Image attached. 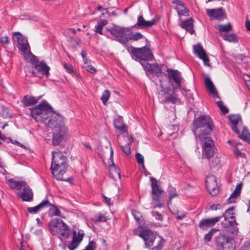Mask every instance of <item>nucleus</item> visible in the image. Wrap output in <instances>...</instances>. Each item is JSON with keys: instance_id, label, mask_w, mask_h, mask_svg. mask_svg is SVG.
I'll list each match as a JSON object with an SVG mask.
<instances>
[{"instance_id": "nucleus-38", "label": "nucleus", "mask_w": 250, "mask_h": 250, "mask_svg": "<svg viewBox=\"0 0 250 250\" xmlns=\"http://www.w3.org/2000/svg\"><path fill=\"white\" fill-rule=\"evenodd\" d=\"M91 220L94 223H98L100 222H104L107 220V218L104 215L99 213L97 215H95L91 218Z\"/></svg>"}, {"instance_id": "nucleus-31", "label": "nucleus", "mask_w": 250, "mask_h": 250, "mask_svg": "<svg viewBox=\"0 0 250 250\" xmlns=\"http://www.w3.org/2000/svg\"><path fill=\"white\" fill-rule=\"evenodd\" d=\"M167 192L169 197V200L167 201V205L171 203V200L173 198L178 196L176 189L171 186H169L167 188Z\"/></svg>"}, {"instance_id": "nucleus-39", "label": "nucleus", "mask_w": 250, "mask_h": 250, "mask_svg": "<svg viewBox=\"0 0 250 250\" xmlns=\"http://www.w3.org/2000/svg\"><path fill=\"white\" fill-rule=\"evenodd\" d=\"M240 138L249 143H250V134L248 129L244 128L242 133L239 136Z\"/></svg>"}, {"instance_id": "nucleus-59", "label": "nucleus", "mask_w": 250, "mask_h": 250, "mask_svg": "<svg viewBox=\"0 0 250 250\" xmlns=\"http://www.w3.org/2000/svg\"><path fill=\"white\" fill-rule=\"evenodd\" d=\"M114 126L115 127L122 131V132H125L126 131V130H125V126L124 125H118L115 124H114Z\"/></svg>"}, {"instance_id": "nucleus-37", "label": "nucleus", "mask_w": 250, "mask_h": 250, "mask_svg": "<svg viewBox=\"0 0 250 250\" xmlns=\"http://www.w3.org/2000/svg\"><path fill=\"white\" fill-rule=\"evenodd\" d=\"M219 231L218 229L213 228L211 229L208 233H207L204 237V240L206 243L209 242L212 239L213 234Z\"/></svg>"}, {"instance_id": "nucleus-51", "label": "nucleus", "mask_w": 250, "mask_h": 250, "mask_svg": "<svg viewBox=\"0 0 250 250\" xmlns=\"http://www.w3.org/2000/svg\"><path fill=\"white\" fill-rule=\"evenodd\" d=\"M63 67L67 73L72 74L74 72L72 65L70 63H64Z\"/></svg>"}, {"instance_id": "nucleus-34", "label": "nucleus", "mask_w": 250, "mask_h": 250, "mask_svg": "<svg viewBox=\"0 0 250 250\" xmlns=\"http://www.w3.org/2000/svg\"><path fill=\"white\" fill-rule=\"evenodd\" d=\"M108 23L106 20H100L98 21V24L95 26V32L101 35H103L102 29Z\"/></svg>"}, {"instance_id": "nucleus-64", "label": "nucleus", "mask_w": 250, "mask_h": 250, "mask_svg": "<svg viewBox=\"0 0 250 250\" xmlns=\"http://www.w3.org/2000/svg\"><path fill=\"white\" fill-rule=\"evenodd\" d=\"M245 26L248 31H250V21L247 20L245 23Z\"/></svg>"}, {"instance_id": "nucleus-32", "label": "nucleus", "mask_w": 250, "mask_h": 250, "mask_svg": "<svg viewBox=\"0 0 250 250\" xmlns=\"http://www.w3.org/2000/svg\"><path fill=\"white\" fill-rule=\"evenodd\" d=\"M219 33L222 36L224 34H222L223 32H229L232 30V27L230 23H229L227 24H218L217 25Z\"/></svg>"}, {"instance_id": "nucleus-56", "label": "nucleus", "mask_w": 250, "mask_h": 250, "mask_svg": "<svg viewBox=\"0 0 250 250\" xmlns=\"http://www.w3.org/2000/svg\"><path fill=\"white\" fill-rule=\"evenodd\" d=\"M234 153L237 157H239L241 158H245V154L242 152L240 150H239L237 148H235L234 151Z\"/></svg>"}, {"instance_id": "nucleus-18", "label": "nucleus", "mask_w": 250, "mask_h": 250, "mask_svg": "<svg viewBox=\"0 0 250 250\" xmlns=\"http://www.w3.org/2000/svg\"><path fill=\"white\" fill-rule=\"evenodd\" d=\"M193 53L197 57L202 60L205 65H208L209 59L203 46L200 44H196L193 46Z\"/></svg>"}, {"instance_id": "nucleus-29", "label": "nucleus", "mask_w": 250, "mask_h": 250, "mask_svg": "<svg viewBox=\"0 0 250 250\" xmlns=\"http://www.w3.org/2000/svg\"><path fill=\"white\" fill-rule=\"evenodd\" d=\"M7 183L11 188L17 190L21 189L22 187L25 186L26 184L25 181H17L13 179H8L7 180Z\"/></svg>"}, {"instance_id": "nucleus-9", "label": "nucleus", "mask_w": 250, "mask_h": 250, "mask_svg": "<svg viewBox=\"0 0 250 250\" xmlns=\"http://www.w3.org/2000/svg\"><path fill=\"white\" fill-rule=\"evenodd\" d=\"M12 40L18 43L17 47L23 55H32L27 39L19 32L13 33Z\"/></svg>"}, {"instance_id": "nucleus-10", "label": "nucleus", "mask_w": 250, "mask_h": 250, "mask_svg": "<svg viewBox=\"0 0 250 250\" xmlns=\"http://www.w3.org/2000/svg\"><path fill=\"white\" fill-rule=\"evenodd\" d=\"M68 136V129L62 126L60 129H56L53 133L52 144L54 146H62L66 141Z\"/></svg>"}, {"instance_id": "nucleus-27", "label": "nucleus", "mask_w": 250, "mask_h": 250, "mask_svg": "<svg viewBox=\"0 0 250 250\" xmlns=\"http://www.w3.org/2000/svg\"><path fill=\"white\" fill-rule=\"evenodd\" d=\"M41 97L42 96H25L23 99V104L25 106H33L41 99Z\"/></svg>"}, {"instance_id": "nucleus-17", "label": "nucleus", "mask_w": 250, "mask_h": 250, "mask_svg": "<svg viewBox=\"0 0 250 250\" xmlns=\"http://www.w3.org/2000/svg\"><path fill=\"white\" fill-rule=\"evenodd\" d=\"M221 216H217L213 218L202 219L198 225L200 229L207 230L208 229L213 227L215 224L220 221Z\"/></svg>"}, {"instance_id": "nucleus-4", "label": "nucleus", "mask_w": 250, "mask_h": 250, "mask_svg": "<svg viewBox=\"0 0 250 250\" xmlns=\"http://www.w3.org/2000/svg\"><path fill=\"white\" fill-rule=\"evenodd\" d=\"M31 116L36 122L43 123L45 118L52 111V107L45 101H42L40 104L29 109Z\"/></svg>"}, {"instance_id": "nucleus-14", "label": "nucleus", "mask_w": 250, "mask_h": 250, "mask_svg": "<svg viewBox=\"0 0 250 250\" xmlns=\"http://www.w3.org/2000/svg\"><path fill=\"white\" fill-rule=\"evenodd\" d=\"M206 13L211 19L218 21H222L225 19L226 17L225 12L222 8L207 9Z\"/></svg>"}, {"instance_id": "nucleus-45", "label": "nucleus", "mask_w": 250, "mask_h": 250, "mask_svg": "<svg viewBox=\"0 0 250 250\" xmlns=\"http://www.w3.org/2000/svg\"><path fill=\"white\" fill-rule=\"evenodd\" d=\"M50 205H52V204L47 199L42 200L40 204L38 205L39 208L40 209V210L44 208L50 207Z\"/></svg>"}, {"instance_id": "nucleus-61", "label": "nucleus", "mask_w": 250, "mask_h": 250, "mask_svg": "<svg viewBox=\"0 0 250 250\" xmlns=\"http://www.w3.org/2000/svg\"><path fill=\"white\" fill-rule=\"evenodd\" d=\"M82 145L84 146L85 148H87V149H92V147L90 145V144L89 143H87V142H82Z\"/></svg>"}, {"instance_id": "nucleus-21", "label": "nucleus", "mask_w": 250, "mask_h": 250, "mask_svg": "<svg viewBox=\"0 0 250 250\" xmlns=\"http://www.w3.org/2000/svg\"><path fill=\"white\" fill-rule=\"evenodd\" d=\"M172 3L175 4L174 8L176 10L179 16H188V10L185 6V4L181 0H173Z\"/></svg>"}, {"instance_id": "nucleus-54", "label": "nucleus", "mask_w": 250, "mask_h": 250, "mask_svg": "<svg viewBox=\"0 0 250 250\" xmlns=\"http://www.w3.org/2000/svg\"><path fill=\"white\" fill-rule=\"evenodd\" d=\"M151 214L154 216L156 220L162 221L163 220V216L159 212L157 211H152Z\"/></svg>"}, {"instance_id": "nucleus-40", "label": "nucleus", "mask_w": 250, "mask_h": 250, "mask_svg": "<svg viewBox=\"0 0 250 250\" xmlns=\"http://www.w3.org/2000/svg\"><path fill=\"white\" fill-rule=\"evenodd\" d=\"M223 36V39L229 42H237V39L233 33L225 34Z\"/></svg>"}, {"instance_id": "nucleus-42", "label": "nucleus", "mask_w": 250, "mask_h": 250, "mask_svg": "<svg viewBox=\"0 0 250 250\" xmlns=\"http://www.w3.org/2000/svg\"><path fill=\"white\" fill-rule=\"evenodd\" d=\"M110 96V91L108 90H105L102 94V96L101 97V100L103 102V103L104 105L106 104V103L108 100Z\"/></svg>"}, {"instance_id": "nucleus-19", "label": "nucleus", "mask_w": 250, "mask_h": 250, "mask_svg": "<svg viewBox=\"0 0 250 250\" xmlns=\"http://www.w3.org/2000/svg\"><path fill=\"white\" fill-rule=\"evenodd\" d=\"M145 71L150 73L158 77L162 74V70L161 69V66L157 63L151 64L146 63V64H143Z\"/></svg>"}, {"instance_id": "nucleus-60", "label": "nucleus", "mask_w": 250, "mask_h": 250, "mask_svg": "<svg viewBox=\"0 0 250 250\" xmlns=\"http://www.w3.org/2000/svg\"><path fill=\"white\" fill-rule=\"evenodd\" d=\"M162 91L165 94H168L169 95H170L172 92V89L170 87L165 88Z\"/></svg>"}, {"instance_id": "nucleus-48", "label": "nucleus", "mask_w": 250, "mask_h": 250, "mask_svg": "<svg viewBox=\"0 0 250 250\" xmlns=\"http://www.w3.org/2000/svg\"><path fill=\"white\" fill-rule=\"evenodd\" d=\"M50 210L51 211H52L53 215L55 216H60L61 215V211L60 210L57 208V207L52 204V205H50Z\"/></svg>"}, {"instance_id": "nucleus-43", "label": "nucleus", "mask_w": 250, "mask_h": 250, "mask_svg": "<svg viewBox=\"0 0 250 250\" xmlns=\"http://www.w3.org/2000/svg\"><path fill=\"white\" fill-rule=\"evenodd\" d=\"M209 161V166L210 168L214 167L218 165V164L220 162V159L219 158L213 156L210 160H208Z\"/></svg>"}, {"instance_id": "nucleus-55", "label": "nucleus", "mask_w": 250, "mask_h": 250, "mask_svg": "<svg viewBox=\"0 0 250 250\" xmlns=\"http://www.w3.org/2000/svg\"><path fill=\"white\" fill-rule=\"evenodd\" d=\"M95 243L94 241H90L88 245L85 247L83 250H95Z\"/></svg>"}, {"instance_id": "nucleus-16", "label": "nucleus", "mask_w": 250, "mask_h": 250, "mask_svg": "<svg viewBox=\"0 0 250 250\" xmlns=\"http://www.w3.org/2000/svg\"><path fill=\"white\" fill-rule=\"evenodd\" d=\"M157 22V20L153 19L151 21H147L145 20L143 15H140L137 18V21L136 24L133 26L134 28L137 29H146L151 27L155 25Z\"/></svg>"}, {"instance_id": "nucleus-26", "label": "nucleus", "mask_w": 250, "mask_h": 250, "mask_svg": "<svg viewBox=\"0 0 250 250\" xmlns=\"http://www.w3.org/2000/svg\"><path fill=\"white\" fill-rule=\"evenodd\" d=\"M205 84L208 91L212 94L214 98L219 97L217 90L212 82L209 77L205 78Z\"/></svg>"}, {"instance_id": "nucleus-46", "label": "nucleus", "mask_w": 250, "mask_h": 250, "mask_svg": "<svg viewBox=\"0 0 250 250\" xmlns=\"http://www.w3.org/2000/svg\"><path fill=\"white\" fill-rule=\"evenodd\" d=\"M132 215L133 216L134 218L137 221V222L140 225L141 224V218H142V216L141 214V213L138 211L136 210H133L132 212Z\"/></svg>"}, {"instance_id": "nucleus-1", "label": "nucleus", "mask_w": 250, "mask_h": 250, "mask_svg": "<svg viewBox=\"0 0 250 250\" xmlns=\"http://www.w3.org/2000/svg\"><path fill=\"white\" fill-rule=\"evenodd\" d=\"M52 163L50 169L54 176L58 180L70 181L71 178L64 179L63 174L66 172L68 165L67 157L60 151H52Z\"/></svg>"}, {"instance_id": "nucleus-63", "label": "nucleus", "mask_w": 250, "mask_h": 250, "mask_svg": "<svg viewBox=\"0 0 250 250\" xmlns=\"http://www.w3.org/2000/svg\"><path fill=\"white\" fill-rule=\"evenodd\" d=\"M103 198L104 199V202L107 204L108 206H110L111 205L110 203V199L109 198L106 197L104 195H103Z\"/></svg>"}, {"instance_id": "nucleus-7", "label": "nucleus", "mask_w": 250, "mask_h": 250, "mask_svg": "<svg viewBox=\"0 0 250 250\" xmlns=\"http://www.w3.org/2000/svg\"><path fill=\"white\" fill-rule=\"evenodd\" d=\"M107 30L116 38V40L124 45L127 43V36L131 29L113 25L111 27L107 28Z\"/></svg>"}, {"instance_id": "nucleus-41", "label": "nucleus", "mask_w": 250, "mask_h": 250, "mask_svg": "<svg viewBox=\"0 0 250 250\" xmlns=\"http://www.w3.org/2000/svg\"><path fill=\"white\" fill-rule=\"evenodd\" d=\"M234 207H231L230 208L227 209L225 213L223 214V215L222 217H224V219L226 221H227L228 219H229V217L230 216H231L232 215H234Z\"/></svg>"}, {"instance_id": "nucleus-23", "label": "nucleus", "mask_w": 250, "mask_h": 250, "mask_svg": "<svg viewBox=\"0 0 250 250\" xmlns=\"http://www.w3.org/2000/svg\"><path fill=\"white\" fill-rule=\"evenodd\" d=\"M20 197L23 201L31 202L33 198V193L29 186L24 187L21 191Z\"/></svg>"}, {"instance_id": "nucleus-12", "label": "nucleus", "mask_w": 250, "mask_h": 250, "mask_svg": "<svg viewBox=\"0 0 250 250\" xmlns=\"http://www.w3.org/2000/svg\"><path fill=\"white\" fill-rule=\"evenodd\" d=\"M204 141L203 146L202 158H205L210 160L214 154V144L210 137L203 138Z\"/></svg>"}, {"instance_id": "nucleus-13", "label": "nucleus", "mask_w": 250, "mask_h": 250, "mask_svg": "<svg viewBox=\"0 0 250 250\" xmlns=\"http://www.w3.org/2000/svg\"><path fill=\"white\" fill-rule=\"evenodd\" d=\"M50 67L43 62H40L34 65V69L32 70V74L39 78L43 75L48 76L49 75Z\"/></svg>"}, {"instance_id": "nucleus-50", "label": "nucleus", "mask_w": 250, "mask_h": 250, "mask_svg": "<svg viewBox=\"0 0 250 250\" xmlns=\"http://www.w3.org/2000/svg\"><path fill=\"white\" fill-rule=\"evenodd\" d=\"M121 148L122 150L126 155H129L130 154V146L129 144H126V145L122 146Z\"/></svg>"}, {"instance_id": "nucleus-28", "label": "nucleus", "mask_w": 250, "mask_h": 250, "mask_svg": "<svg viewBox=\"0 0 250 250\" xmlns=\"http://www.w3.org/2000/svg\"><path fill=\"white\" fill-rule=\"evenodd\" d=\"M180 26L182 28L189 32L191 35L195 33L193 29V20L192 18L185 20L180 24Z\"/></svg>"}, {"instance_id": "nucleus-49", "label": "nucleus", "mask_w": 250, "mask_h": 250, "mask_svg": "<svg viewBox=\"0 0 250 250\" xmlns=\"http://www.w3.org/2000/svg\"><path fill=\"white\" fill-rule=\"evenodd\" d=\"M68 41L73 47H75L79 44L80 40L78 39L69 37Z\"/></svg>"}, {"instance_id": "nucleus-52", "label": "nucleus", "mask_w": 250, "mask_h": 250, "mask_svg": "<svg viewBox=\"0 0 250 250\" xmlns=\"http://www.w3.org/2000/svg\"><path fill=\"white\" fill-rule=\"evenodd\" d=\"M27 210L28 212L33 214H36L40 211V209L38 205L34 207H28Z\"/></svg>"}, {"instance_id": "nucleus-15", "label": "nucleus", "mask_w": 250, "mask_h": 250, "mask_svg": "<svg viewBox=\"0 0 250 250\" xmlns=\"http://www.w3.org/2000/svg\"><path fill=\"white\" fill-rule=\"evenodd\" d=\"M150 180L154 181L151 184V198L153 201L159 202L161 201V195L164 193V191L161 189L160 186L157 184L155 178L151 177Z\"/></svg>"}, {"instance_id": "nucleus-5", "label": "nucleus", "mask_w": 250, "mask_h": 250, "mask_svg": "<svg viewBox=\"0 0 250 250\" xmlns=\"http://www.w3.org/2000/svg\"><path fill=\"white\" fill-rule=\"evenodd\" d=\"M127 50L132 58L136 61H151L154 58L151 50L146 46L140 48L131 46Z\"/></svg>"}, {"instance_id": "nucleus-8", "label": "nucleus", "mask_w": 250, "mask_h": 250, "mask_svg": "<svg viewBox=\"0 0 250 250\" xmlns=\"http://www.w3.org/2000/svg\"><path fill=\"white\" fill-rule=\"evenodd\" d=\"M216 250H234L235 241L231 237L225 235H219L215 238Z\"/></svg>"}, {"instance_id": "nucleus-30", "label": "nucleus", "mask_w": 250, "mask_h": 250, "mask_svg": "<svg viewBox=\"0 0 250 250\" xmlns=\"http://www.w3.org/2000/svg\"><path fill=\"white\" fill-rule=\"evenodd\" d=\"M242 187V183H239L236 186V187L235 188L234 191L231 194L230 197L228 199L229 203H231L234 202V199H236L238 196H240Z\"/></svg>"}, {"instance_id": "nucleus-35", "label": "nucleus", "mask_w": 250, "mask_h": 250, "mask_svg": "<svg viewBox=\"0 0 250 250\" xmlns=\"http://www.w3.org/2000/svg\"><path fill=\"white\" fill-rule=\"evenodd\" d=\"M144 38V36L140 32H136L132 34L130 31V33H128V35L127 36V42H128L129 40L137 41L138 40L143 39Z\"/></svg>"}, {"instance_id": "nucleus-25", "label": "nucleus", "mask_w": 250, "mask_h": 250, "mask_svg": "<svg viewBox=\"0 0 250 250\" xmlns=\"http://www.w3.org/2000/svg\"><path fill=\"white\" fill-rule=\"evenodd\" d=\"M175 88L173 87L172 92L169 96H166L164 100V103H170L173 104H182L181 99L177 96L175 93Z\"/></svg>"}, {"instance_id": "nucleus-58", "label": "nucleus", "mask_w": 250, "mask_h": 250, "mask_svg": "<svg viewBox=\"0 0 250 250\" xmlns=\"http://www.w3.org/2000/svg\"><path fill=\"white\" fill-rule=\"evenodd\" d=\"M86 70L88 72L92 74H94L97 71L96 69L91 65H87Z\"/></svg>"}, {"instance_id": "nucleus-20", "label": "nucleus", "mask_w": 250, "mask_h": 250, "mask_svg": "<svg viewBox=\"0 0 250 250\" xmlns=\"http://www.w3.org/2000/svg\"><path fill=\"white\" fill-rule=\"evenodd\" d=\"M168 79L172 80L179 88L181 87V76L180 72L177 70L167 68Z\"/></svg>"}, {"instance_id": "nucleus-11", "label": "nucleus", "mask_w": 250, "mask_h": 250, "mask_svg": "<svg viewBox=\"0 0 250 250\" xmlns=\"http://www.w3.org/2000/svg\"><path fill=\"white\" fill-rule=\"evenodd\" d=\"M45 121L43 123L50 128L60 129L62 126H64L62 117L59 114L53 112V110L50 112V115H48L45 118Z\"/></svg>"}, {"instance_id": "nucleus-2", "label": "nucleus", "mask_w": 250, "mask_h": 250, "mask_svg": "<svg viewBox=\"0 0 250 250\" xmlns=\"http://www.w3.org/2000/svg\"><path fill=\"white\" fill-rule=\"evenodd\" d=\"M212 120L208 116L200 115L194 119L192 123V131L196 138L203 142V138L209 137L213 130Z\"/></svg>"}, {"instance_id": "nucleus-62", "label": "nucleus", "mask_w": 250, "mask_h": 250, "mask_svg": "<svg viewBox=\"0 0 250 250\" xmlns=\"http://www.w3.org/2000/svg\"><path fill=\"white\" fill-rule=\"evenodd\" d=\"M220 207H221V205L220 204H217V205H213L210 206V208L212 210H216L218 209H219Z\"/></svg>"}, {"instance_id": "nucleus-3", "label": "nucleus", "mask_w": 250, "mask_h": 250, "mask_svg": "<svg viewBox=\"0 0 250 250\" xmlns=\"http://www.w3.org/2000/svg\"><path fill=\"white\" fill-rule=\"evenodd\" d=\"M145 242L146 248L152 250H162L165 240L160 236H156L150 230H144L139 234Z\"/></svg>"}, {"instance_id": "nucleus-57", "label": "nucleus", "mask_w": 250, "mask_h": 250, "mask_svg": "<svg viewBox=\"0 0 250 250\" xmlns=\"http://www.w3.org/2000/svg\"><path fill=\"white\" fill-rule=\"evenodd\" d=\"M0 42L3 45L8 44L9 42V38L7 36L2 37L0 38Z\"/></svg>"}, {"instance_id": "nucleus-6", "label": "nucleus", "mask_w": 250, "mask_h": 250, "mask_svg": "<svg viewBox=\"0 0 250 250\" xmlns=\"http://www.w3.org/2000/svg\"><path fill=\"white\" fill-rule=\"evenodd\" d=\"M49 228L52 234L58 233L62 236L68 238L70 234V228L62 220L59 219L51 220L49 222Z\"/></svg>"}, {"instance_id": "nucleus-53", "label": "nucleus", "mask_w": 250, "mask_h": 250, "mask_svg": "<svg viewBox=\"0 0 250 250\" xmlns=\"http://www.w3.org/2000/svg\"><path fill=\"white\" fill-rule=\"evenodd\" d=\"M135 157L138 164H143V163H144V158L141 154L139 152L136 153L135 154Z\"/></svg>"}, {"instance_id": "nucleus-44", "label": "nucleus", "mask_w": 250, "mask_h": 250, "mask_svg": "<svg viewBox=\"0 0 250 250\" xmlns=\"http://www.w3.org/2000/svg\"><path fill=\"white\" fill-rule=\"evenodd\" d=\"M207 189L209 194L212 196H216L218 194L219 192V188L218 186V185H216V186L208 188Z\"/></svg>"}, {"instance_id": "nucleus-24", "label": "nucleus", "mask_w": 250, "mask_h": 250, "mask_svg": "<svg viewBox=\"0 0 250 250\" xmlns=\"http://www.w3.org/2000/svg\"><path fill=\"white\" fill-rule=\"evenodd\" d=\"M229 118L232 130L236 133L239 134L240 132L237 127V125L242 123L241 116L239 115H231Z\"/></svg>"}, {"instance_id": "nucleus-33", "label": "nucleus", "mask_w": 250, "mask_h": 250, "mask_svg": "<svg viewBox=\"0 0 250 250\" xmlns=\"http://www.w3.org/2000/svg\"><path fill=\"white\" fill-rule=\"evenodd\" d=\"M206 183L207 188L217 185L216 177L213 175H210L207 176L206 180Z\"/></svg>"}, {"instance_id": "nucleus-47", "label": "nucleus", "mask_w": 250, "mask_h": 250, "mask_svg": "<svg viewBox=\"0 0 250 250\" xmlns=\"http://www.w3.org/2000/svg\"><path fill=\"white\" fill-rule=\"evenodd\" d=\"M216 104L223 114L229 112V109L223 104L222 101H218Z\"/></svg>"}, {"instance_id": "nucleus-22", "label": "nucleus", "mask_w": 250, "mask_h": 250, "mask_svg": "<svg viewBox=\"0 0 250 250\" xmlns=\"http://www.w3.org/2000/svg\"><path fill=\"white\" fill-rule=\"evenodd\" d=\"M84 233H81L80 231L77 234L76 230L73 231V235L71 241L68 246L69 250H74L79 246L80 242L82 241Z\"/></svg>"}, {"instance_id": "nucleus-36", "label": "nucleus", "mask_w": 250, "mask_h": 250, "mask_svg": "<svg viewBox=\"0 0 250 250\" xmlns=\"http://www.w3.org/2000/svg\"><path fill=\"white\" fill-rule=\"evenodd\" d=\"M229 219H230V220L229 221V225L232 227V230H231V233L232 234H236L237 233L238 228L234 227V225H237L238 223H237L235 217L234 215H232L229 217Z\"/></svg>"}]
</instances>
